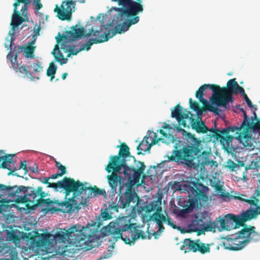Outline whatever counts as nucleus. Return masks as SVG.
Segmentation results:
<instances>
[{
  "mask_svg": "<svg viewBox=\"0 0 260 260\" xmlns=\"http://www.w3.org/2000/svg\"><path fill=\"white\" fill-rule=\"evenodd\" d=\"M117 147L120 148L118 155L111 156L109 163L123 168V173L127 182L125 184L126 189L124 193L122 192V186L120 185L119 200L117 206L113 207L117 211L118 207L123 209L128 207L132 202H135L136 198H139L133 189V186L139 184L141 175L144 173L146 168L144 164L140 161H137L139 165L138 169H136L133 167H129L126 164V158H132L134 161L136 160L135 157L131 155L128 146L125 143H122Z\"/></svg>",
  "mask_w": 260,
  "mask_h": 260,
  "instance_id": "1",
  "label": "nucleus"
},
{
  "mask_svg": "<svg viewBox=\"0 0 260 260\" xmlns=\"http://www.w3.org/2000/svg\"><path fill=\"white\" fill-rule=\"evenodd\" d=\"M174 150L172 154L168 156V160L184 164L189 167L196 166L194 161L198 159V164L202 166L210 163L209 157L210 152L203 151V142L196 138L194 135L187 133L186 143L184 145L183 142L173 138Z\"/></svg>",
  "mask_w": 260,
  "mask_h": 260,
  "instance_id": "2",
  "label": "nucleus"
},
{
  "mask_svg": "<svg viewBox=\"0 0 260 260\" xmlns=\"http://www.w3.org/2000/svg\"><path fill=\"white\" fill-rule=\"evenodd\" d=\"M127 218L123 217L115 222H110L105 228L104 235L110 236L109 241L112 243L110 249L111 251L114 248L115 243L119 239L131 245L140 238L142 239L146 238L144 233L137 229L136 224L131 223L130 219Z\"/></svg>",
  "mask_w": 260,
  "mask_h": 260,
  "instance_id": "3",
  "label": "nucleus"
},
{
  "mask_svg": "<svg viewBox=\"0 0 260 260\" xmlns=\"http://www.w3.org/2000/svg\"><path fill=\"white\" fill-rule=\"evenodd\" d=\"M64 231L56 234V240L64 242L68 240L78 250H88L96 246V231L92 225L75 224Z\"/></svg>",
  "mask_w": 260,
  "mask_h": 260,
  "instance_id": "4",
  "label": "nucleus"
},
{
  "mask_svg": "<svg viewBox=\"0 0 260 260\" xmlns=\"http://www.w3.org/2000/svg\"><path fill=\"white\" fill-rule=\"evenodd\" d=\"M58 188H63L65 190L66 199L67 200L58 203V205L60 209L53 208L55 211L59 210L63 213H71L86 205L85 199L82 200L85 186L79 181H75L73 178L65 177L57 182V189Z\"/></svg>",
  "mask_w": 260,
  "mask_h": 260,
  "instance_id": "5",
  "label": "nucleus"
},
{
  "mask_svg": "<svg viewBox=\"0 0 260 260\" xmlns=\"http://www.w3.org/2000/svg\"><path fill=\"white\" fill-rule=\"evenodd\" d=\"M46 194L42 187L37 188L21 186H7L0 184V198L3 197L8 200H15L18 203L28 202L32 206H38L41 197H45Z\"/></svg>",
  "mask_w": 260,
  "mask_h": 260,
  "instance_id": "6",
  "label": "nucleus"
},
{
  "mask_svg": "<svg viewBox=\"0 0 260 260\" xmlns=\"http://www.w3.org/2000/svg\"><path fill=\"white\" fill-rule=\"evenodd\" d=\"M116 2L121 7H112L117 12L113 19L114 24H122L124 27L129 28L140 21L139 14L144 11L142 0H111Z\"/></svg>",
  "mask_w": 260,
  "mask_h": 260,
  "instance_id": "7",
  "label": "nucleus"
},
{
  "mask_svg": "<svg viewBox=\"0 0 260 260\" xmlns=\"http://www.w3.org/2000/svg\"><path fill=\"white\" fill-rule=\"evenodd\" d=\"M211 90L213 94L210 98L212 104L217 106L226 107L229 102L232 101V94L243 91V88L240 86L235 78L230 79L226 84V87L220 88L218 85H212Z\"/></svg>",
  "mask_w": 260,
  "mask_h": 260,
  "instance_id": "8",
  "label": "nucleus"
},
{
  "mask_svg": "<svg viewBox=\"0 0 260 260\" xmlns=\"http://www.w3.org/2000/svg\"><path fill=\"white\" fill-rule=\"evenodd\" d=\"M30 2V0H17V2L13 4L14 11L10 23L11 29L9 32L11 39L10 40H8V43L5 44V47L8 49H11L14 44L13 37L15 34L16 29L24 21H28L27 16V6Z\"/></svg>",
  "mask_w": 260,
  "mask_h": 260,
  "instance_id": "9",
  "label": "nucleus"
},
{
  "mask_svg": "<svg viewBox=\"0 0 260 260\" xmlns=\"http://www.w3.org/2000/svg\"><path fill=\"white\" fill-rule=\"evenodd\" d=\"M238 107H239V109L243 113L244 116L243 121L239 126H229L221 131L215 129L211 131L210 133L211 137H215L216 140L220 142L223 148L225 150H228L232 147V141L234 139L235 135H237V132H240L245 124L248 123V121L250 120L246 111L242 108H240V106Z\"/></svg>",
  "mask_w": 260,
  "mask_h": 260,
  "instance_id": "10",
  "label": "nucleus"
},
{
  "mask_svg": "<svg viewBox=\"0 0 260 260\" xmlns=\"http://www.w3.org/2000/svg\"><path fill=\"white\" fill-rule=\"evenodd\" d=\"M171 117L175 118L179 124L182 125L183 127L187 126L185 119L189 118L191 128L194 130L197 133L205 134L209 132L208 136L210 139L212 138H215L216 139L215 137H211L210 134L211 131H214L216 129L211 128V129H209L206 126L204 121L201 120H196L193 118V114H191L190 112L186 110L183 112V108L179 104L176 106L174 107V110L172 111Z\"/></svg>",
  "mask_w": 260,
  "mask_h": 260,
  "instance_id": "11",
  "label": "nucleus"
},
{
  "mask_svg": "<svg viewBox=\"0 0 260 260\" xmlns=\"http://www.w3.org/2000/svg\"><path fill=\"white\" fill-rule=\"evenodd\" d=\"M256 211L246 210L239 215L230 213L224 215L222 218L219 217L220 225L219 231H230L232 229H236L241 226H243L246 221L257 217V212Z\"/></svg>",
  "mask_w": 260,
  "mask_h": 260,
  "instance_id": "12",
  "label": "nucleus"
},
{
  "mask_svg": "<svg viewBox=\"0 0 260 260\" xmlns=\"http://www.w3.org/2000/svg\"><path fill=\"white\" fill-rule=\"evenodd\" d=\"M23 47L15 46L8 54L7 57L10 60L12 67L16 73L21 74H25V76L28 78L32 79L31 73L28 70V66L26 65L20 66L17 61V57L19 53L23 50Z\"/></svg>",
  "mask_w": 260,
  "mask_h": 260,
  "instance_id": "13",
  "label": "nucleus"
},
{
  "mask_svg": "<svg viewBox=\"0 0 260 260\" xmlns=\"http://www.w3.org/2000/svg\"><path fill=\"white\" fill-rule=\"evenodd\" d=\"M208 190V188L201 183H193V186H190L188 190L190 205H194L196 202L197 203L201 201L206 202L208 200L207 195Z\"/></svg>",
  "mask_w": 260,
  "mask_h": 260,
  "instance_id": "14",
  "label": "nucleus"
},
{
  "mask_svg": "<svg viewBox=\"0 0 260 260\" xmlns=\"http://www.w3.org/2000/svg\"><path fill=\"white\" fill-rule=\"evenodd\" d=\"M256 120L257 122L254 123L250 119L248 123L245 124L240 132H237V135L234 137V138L239 140L245 147L251 146V131L252 129L256 131L260 129V119Z\"/></svg>",
  "mask_w": 260,
  "mask_h": 260,
  "instance_id": "15",
  "label": "nucleus"
},
{
  "mask_svg": "<svg viewBox=\"0 0 260 260\" xmlns=\"http://www.w3.org/2000/svg\"><path fill=\"white\" fill-rule=\"evenodd\" d=\"M76 2L73 0H64L60 7L57 5L54 10L58 18L61 20H70L72 13L75 11Z\"/></svg>",
  "mask_w": 260,
  "mask_h": 260,
  "instance_id": "16",
  "label": "nucleus"
},
{
  "mask_svg": "<svg viewBox=\"0 0 260 260\" xmlns=\"http://www.w3.org/2000/svg\"><path fill=\"white\" fill-rule=\"evenodd\" d=\"M105 169L108 173L112 172L111 175L107 176L108 181L112 191H116L118 184L120 183L121 180V177L117 173H121L123 168L108 163Z\"/></svg>",
  "mask_w": 260,
  "mask_h": 260,
  "instance_id": "17",
  "label": "nucleus"
},
{
  "mask_svg": "<svg viewBox=\"0 0 260 260\" xmlns=\"http://www.w3.org/2000/svg\"><path fill=\"white\" fill-rule=\"evenodd\" d=\"M243 228L237 233L238 237L241 238L242 242L247 245L249 242H257L260 240V234L256 232L255 227L250 225L247 226L244 223Z\"/></svg>",
  "mask_w": 260,
  "mask_h": 260,
  "instance_id": "18",
  "label": "nucleus"
},
{
  "mask_svg": "<svg viewBox=\"0 0 260 260\" xmlns=\"http://www.w3.org/2000/svg\"><path fill=\"white\" fill-rule=\"evenodd\" d=\"M84 31L83 27L79 28L77 25L73 26L71 30L66 32V35L58 33V36L56 37V42L57 44H59L62 40L74 41L80 39L84 37L85 34Z\"/></svg>",
  "mask_w": 260,
  "mask_h": 260,
  "instance_id": "19",
  "label": "nucleus"
},
{
  "mask_svg": "<svg viewBox=\"0 0 260 260\" xmlns=\"http://www.w3.org/2000/svg\"><path fill=\"white\" fill-rule=\"evenodd\" d=\"M149 136H145L143 141L138 145L137 149L138 150V155L142 154L141 151L145 152L149 150L152 145L156 144L160 138L157 139V134L151 132L149 133Z\"/></svg>",
  "mask_w": 260,
  "mask_h": 260,
  "instance_id": "20",
  "label": "nucleus"
},
{
  "mask_svg": "<svg viewBox=\"0 0 260 260\" xmlns=\"http://www.w3.org/2000/svg\"><path fill=\"white\" fill-rule=\"evenodd\" d=\"M80 51H81V50H80V48L77 49H75L74 47H71L68 52L69 53L67 55V58H65L64 57L62 53L61 52L58 45L56 44L54 46V48L52 52V54L55 60L58 62L60 64L62 65L67 63L68 61V57H70L71 54L73 55H77Z\"/></svg>",
  "mask_w": 260,
  "mask_h": 260,
  "instance_id": "21",
  "label": "nucleus"
},
{
  "mask_svg": "<svg viewBox=\"0 0 260 260\" xmlns=\"http://www.w3.org/2000/svg\"><path fill=\"white\" fill-rule=\"evenodd\" d=\"M242 197H235V198L245 202L246 203L250 204L251 206H254V208H249L247 210L255 211L257 210V215L260 214V188L255 191L254 195L252 196L250 199L245 198L246 196L245 195H242Z\"/></svg>",
  "mask_w": 260,
  "mask_h": 260,
  "instance_id": "22",
  "label": "nucleus"
},
{
  "mask_svg": "<svg viewBox=\"0 0 260 260\" xmlns=\"http://www.w3.org/2000/svg\"><path fill=\"white\" fill-rule=\"evenodd\" d=\"M225 249L231 250H239L244 248L246 245L242 242L241 238L238 237V235L234 238H229L223 243Z\"/></svg>",
  "mask_w": 260,
  "mask_h": 260,
  "instance_id": "23",
  "label": "nucleus"
},
{
  "mask_svg": "<svg viewBox=\"0 0 260 260\" xmlns=\"http://www.w3.org/2000/svg\"><path fill=\"white\" fill-rule=\"evenodd\" d=\"M161 204L160 201L154 200L144 206L142 207V210L147 214H150L152 212H154L153 214H160L162 211Z\"/></svg>",
  "mask_w": 260,
  "mask_h": 260,
  "instance_id": "24",
  "label": "nucleus"
},
{
  "mask_svg": "<svg viewBox=\"0 0 260 260\" xmlns=\"http://www.w3.org/2000/svg\"><path fill=\"white\" fill-rule=\"evenodd\" d=\"M117 26H115L114 30L109 31L107 34H102L100 36L99 40L102 41V43L107 41L109 39L112 38L116 34H121L122 32L127 31L129 28L124 27L122 24H117Z\"/></svg>",
  "mask_w": 260,
  "mask_h": 260,
  "instance_id": "25",
  "label": "nucleus"
},
{
  "mask_svg": "<svg viewBox=\"0 0 260 260\" xmlns=\"http://www.w3.org/2000/svg\"><path fill=\"white\" fill-rule=\"evenodd\" d=\"M83 196L82 198V200H84L85 199L86 201V205H87V199H89L92 194L93 193L94 196L97 195H103L105 196L106 193L104 189H102L98 188L96 186H94L93 187H85V190L83 192Z\"/></svg>",
  "mask_w": 260,
  "mask_h": 260,
  "instance_id": "26",
  "label": "nucleus"
},
{
  "mask_svg": "<svg viewBox=\"0 0 260 260\" xmlns=\"http://www.w3.org/2000/svg\"><path fill=\"white\" fill-rule=\"evenodd\" d=\"M197 246V240H192L190 239H185L183 240V244L180 249L184 251L185 253L192 251L196 252V248Z\"/></svg>",
  "mask_w": 260,
  "mask_h": 260,
  "instance_id": "27",
  "label": "nucleus"
},
{
  "mask_svg": "<svg viewBox=\"0 0 260 260\" xmlns=\"http://www.w3.org/2000/svg\"><path fill=\"white\" fill-rule=\"evenodd\" d=\"M149 221H155L158 227V232L161 233L164 232L165 228L162 224V222H166V216L162 213L160 214H153L149 216Z\"/></svg>",
  "mask_w": 260,
  "mask_h": 260,
  "instance_id": "28",
  "label": "nucleus"
},
{
  "mask_svg": "<svg viewBox=\"0 0 260 260\" xmlns=\"http://www.w3.org/2000/svg\"><path fill=\"white\" fill-rule=\"evenodd\" d=\"M55 166L57 168L59 172L56 174H53L51 175V178L52 179H55L58 178L59 177H62L67 173L66 167L62 165L60 162L55 161Z\"/></svg>",
  "mask_w": 260,
  "mask_h": 260,
  "instance_id": "29",
  "label": "nucleus"
},
{
  "mask_svg": "<svg viewBox=\"0 0 260 260\" xmlns=\"http://www.w3.org/2000/svg\"><path fill=\"white\" fill-rule=\"evenodd\" d=\"M12 158L13 155L10 154L0 156V162L3 161L0 165V168L7 169L11 171L9 167H10V164L12 162Z\"/></svg>",
  "mask_w": 260,
  "mask_h": 260,
  "instance_id": "30",
  "label": "nucleus"
},
{
  "mask_svg": "<svg viewBox=\"0 0 260 260\" xmlns=\"http://www.w3.org/2000/svg\"><path fill=\"white\" fill-rule=\"evenodd\" d=\"M6 239L7 241L16 243L19 242L20 241V238L17 234V231L14 230L7 231Z\"/></svg>",
  "mask_w": 260,
  "mask_h": 260,
  "instance_id": "31",
  "label": "nucleus"
},
{
  "mask_svg": "<svg viewBox=\"0 0 260 260\" xmlns=\"http://www.w3.org/2000/svg\"><path fill=\"white\" fill-rule=\"evenodd\" d=\"M197 251H199L202 254L210 252V248L209 245L203 243L200 239H197L196 252Z\"/></svg>",
  "mask_w": 260,
  "mask_h": 260,
  "instance_id": "32",
  "label": "nucleus"
},
{
  "mask_svg": "<svg viewBox=\"0 0 260 260\" xmlns=\"http://www.w3.org/2000/svg\"><path fill=\"white\" fill-rule=\"evenodd\" d=\"M219 224V220H216L214 222H209L204 227V229L206 231L210 232H215L216 230L219 231V229H220V226L218 225Z\"/></svg>",
  "mask_w": 260,
  "mask_h": 260,
  "instance_id": "33",
  "label": "nucleus"
},
{
  "mask_svg": "<svg viewBox=\"0 0 260 260\" xmlns=\"http://www.w3.org/2000/svg\"><path fill=\"white\" fill-rule=\"evenodd\" d=\"M50 235L49 233L41 234V238L37 242V244L39 247L45 246L48 242Z\"/></svg>",
  "mask_w": 260,
  "mask_h": 260,
  "instance_id": "34",
  "label": "nucleus"
},
{
  "mask_svg": "<svg viewBox=\"0 0 260 260\" xmlns=\"http://www.w3.org/2000/svg\"><path fill=\"white\" fill-rule=\"evenodd\" d=\"M212 84H205L201 86H200L199 88V89L196 91V96L197 99H199V100H201L202 99H204L203 98L204 96V92L205 90L207 89V87H209L211 89V86Z\"/></svg>",
  "mask_w": 260,
  "mask_h": 260,
  "instance_id": "35",
  "label": "nucleus"
},
{
  "mask_svg": "<svg viewBox=\"0 0 260 260\" xmlns=\"http://www.w3.org/2000/svg\"><path fill=\"white\" fill-rule=\"evenodd\" d=\"M101 43L102 41L99 40L98 39H91L83 45V47L80 48V50H89L92 44Z\"/></svg>",
  "mask_w": 260,
  "mask_h": 260,
  "instance_id": "36",
  "label": "nucleus"
},
{
  "mask_svg": "<svg viewBox=\"0 0 260 260\" xmlns=\"http://www.w3.org/2000/svg\"><path fill=\"white\" fill-rule=\"evenodd\" d=\"M57 70L56 66L54 62H51L49 64V68L47 70V75L51 78V81H52L54 78V75L56 73Z\"/></svg>",
  "mask_w": 260,
  "mask_h": 260,
  "instance_id": "37",
  "label": "nucleus"
},
{
  "mask_svg": "<svg viewBox=\"0 0 260 260\" xmlns=\"http://www.w3.org/2000/svg\"><path fill=\"white\" fill-rule=\"evenodd\" d=\"M21 47H23V50H24V52L25 53V56L26 57H29L30 58H34V51L35 47L31 45H28L26 47L20 46Z\"/></svg>",
  "mask_w": 260,
  "mask_h": 260,
  "instance_id": "38",
  "label": "nucleus"
},
{
  "mask_svg": "<svg viewBox=\"0 0 260 260\" xmlns=\"http://www.w3.org/2000/svg\"><path fill=\"white\" fill-rule=\"evenodd\" d=\"M51 179V176L49 177H43L40 178L39 180L40 181L44 184H47V187L52 188L54 189H57V182L56 183H51L49 182V180Z\"/></svg>",
  "mask_w": 260,
  "mask_h": 260,
  "instance_id": "39",
  "label": "nucleus"
},
{
  "mask_svg": "<svg viewBox=\"0 0 260 260\" xmlns=\"http://www.w3.org/2000/svg\"><path fill=\"white\" fill-rule=\"evenodd\" d=\"M242 94V95L244 97V99L247 103L248 106L250 108H253L255 110H257V106L256 105H253L251 100L247 96V94L245 93L244 89H243V91H240V92Z\"/></svg>",
  "mask_w": 260,
  "mask_h": 260,
  "instance_id": "40",
  "label": "nucleus"
},
{
  "mask_svg": "<svg viewBox=\"0 0 260 260\" xmlns=\"http://www.w3.org/2000/svg\"><path fill=\"white\" fill-rule=\"evenodd\" d=\"M30 67L33 69V72L34 73H40L42 72L43 70V67L38 61L34 63Z\"/></svg>",
  "mask_w": 260,
  "mask_h": 260,
  "instance_id": "41",
  "label": "nucleus"
},
{
  "mask_svg": "<svg viewBox=\"0 0 260 260\" xmlns=\"http://www.w3.org/2000/svg\"><path fill=\"white\" fill-rule=\"evenodd\" d=\"M101 30H94L93 28H91V29H89V31L84 35V37H89L92 34L93 36L99 37L98 39H100V36L101 35Z\"/></svg>",
  "mask_w": 260,
  "mask_h": 260,
  "instance_id": "42",
  "label": "nucleus"
},
{
  "mask_svg": "<svg viewBox=\"0 0 260 260\" xmlns=\"http://www.w3.org/2000/svg\"><path fill=\"white\" fill-rule=\"evenodd\" d=\"M203 104V109L205 111H209V109L211 108V105L205 99H202L199 101Z\"/></svg>",
  "mask_w": 260,
  "mask_h": 260,
  "instance_id": "43",
  "label": "nucleus"
},
{
  "mask_svg": "<svg viewBox=\"0 0 260 260\" xmlns=\"http://www.w3.org/2000/svg\"><path fill=\"white\" fill-rule=\"evenodd\" d=\"M45 197H41L40 200L38 203V206L41 205H50L53 203V201L49 199H45Z\"/></svg>",
  "mask_w": 260,
  "mask_h": 260,
  "instance_id": "44",
  "label": "nucleus"
},
{
  "mask_svg": "<svg viewBox=\"0 0 260 260\" xmlns=\"http://www.w3.org/2000/svg\"><path fill=\"white\" fill-rule=\"evenodd\" d=\"M238 167V165L231 159H229L226 162V167L231 171H233Z\"/></svg>",
  "mask_w": 260,
  "mask_h": 260,
  "instance_id": "45",
  "label": "nucleus"
},
{
  "mask_svg": "<svg viewBox=\"0 0 260 260\" xmlns=\"http://www.w3.org/2000/svg\"><path fill=\"white\" fill-rule=\"evenodd\" d=\"M189 102L190 108L193 111L198 110L200 107L199 104L197 102L193 101L191 98L189 99Z\"/></svg>",
  "mask_w": 260,
  "mask_h": 260,
  "instance_id": "46",
  "label": "nucleus"
},
{
  "mask_svg": "<svg viewBox=\"0 0 260 260\" xmlns=\"http://www.w3.org/2000/svg\"><path fill=\"white\" fill-rule=\"evenodd\" d=\"M171 188L175 191L180 190L181 189V185L180 182L178 181H175L171 185Z\"/></svg>",
  "mask_w": 260,
  "mask_h": 260,
  "instance_id": "47",
  "label": "nucleus"
},
{
  "mask_svg": "<svg viewBox=\"0 0 260 260\" xmlns=\"http://www.w3.org/2000/svg\"><path fill=\"white\" fill-rule=\"evenodd\" d=\"M70 48H71V47L65 42H62L60 45V49L65 53L68 52Z\"/></svg>",
  "mask_w": 260,
  "mask_h": 260,
  "instance_id": "48",
  "label": "nucleus"
},
{
  "mask_svg": "<svg viewBox=\"0 0 260 260\" xmlns=\"http://www.w3.org/2000/svg\"><path fill=\"white\" fill-rule=\"evenodd\" d=\"M101 216L103 220L110 219L112 218L111 216L106 210L101 213Z\"/></svg>",
  "mask_w": 260,
  "mask_h": 260,
  "instance_id": "49",
  "label": "nucleus"
},
{
  "mask_svg": "<svg viewBox=\"0 0 260 260\" xmlns=\"http://www.w3.org/2000/svg\"><path fill=\"white\" fill-rule=\"evenodd\" d=\"M34 4H35V9L37 11L40 10L43 7L41 0H34Z\"/></svg>",
  "mask_w": 260,
  "mask_h": 260,
  "instance_id": "50",
  "label": "nucleus"
},
{
  "mask_svg": "<svg viewBox=\"0 0 260 260\" xmlns=\"http://www.w3.org/2000/svg\"><path fill=\"white\" fill-rule=\"evenodd\" d=\"M166 221L167 222V224L174 229H176L178 228V227L173 223V222L172 221L170 217H166Z\"/></svg>",
  "mask_w": 260,
  "mask_h": 260,
  "instance_id": "51",
  "label": "nucleus"
},
{
  "mask_svg": "<svg viewBox=\"0 0 260 260\" xmlns=\"http://www.w3.org/2000/svg\"><path fill=\"white\" fill-rule=\"evenodd\" d=\"M194 111L197 112V119L196 120H201V116L203 114V112L206 111L200 107L198 110H195Z\"/></svg>",
  "mask_w": 260,
  "mask_h": 260,
  "instance_id": "52",
  "label": "nucleus"
},
{
  "mask_svg": "<svg viewBox=\"0 0 260 260\" xmlns=\"http://www.w3.org/2000/svg\"><path fill=\"white\" fill-rule=\"evenodd\" d=\"M215 189L218 192L221 193V197H226L225 193L223 191V189H222V186H221L220 185H217L216 186Z\"/></svg>",
  "mask_w": 260,
  "mask_h": 260,
  "instance_id": "53",
  "label": "nucleus"
},
{
  "mask_svg": "<svg viewBox=\"0 0 260 260\" xmlns=\"http://www.w3.org/2000/svg\"><path fill=\"white\" fill-rule=\"evenodd\" d=\"M41 30V27L40 26H39L37 29H34V35H33V37H36L37 36H39L40 35V31Z\"/></svg>",
  "mask_w": 260,
  "mask_h": 260,
  "instance_id": "54",
  "label": "nucleus"
},
{
  "mask_svg": "<svg viewBox=\"0 0 260 260\" xmlns=\"http://www.w3.org/2000/svg\"><path fill=\"white\" fill-rule=\"evenodd\" d=\"M209 111L213 112L216 114H218L219 109L217 107H214L213 106H211V108L209 109Z\"/></svg>",
  "mask_w": 260,
  "mask_h": 260,
  "instance_id": "55",
  "label": "nucleus"
},
{
  "mask_svg": "<svg viewBox=\"0 0 260 260\" xmlns=\"http://www.w3.org/2000/svg\"><path fill=\"white\" fill-rule=\"evenodd\" d=\"M20 168L21 169H23L24 170H26V165L25 161H24V162L21 161Z\"/></svg>",
  "mask_w": 260,
  "mask_h": 260,
  "instance_id": "56",
  "label": "nucleus"
},
{
  "mask_svg": "<svg viewBox=\"0 0 260 260\" xmlns=\"http://www.w3.org/2000/svg\"><path fill=\"white\" fill-rule=\"evenodd\" d=\"M36 41V38L32 36V40L30 42L28 43V45L33 46Z\"/></svg>",
  "mask_w": 260,
  "mask_h": 260,
  "instance_id": "57",
  "label": "nucleus"
},
{
  "mask_svg": "<svg viewBox=\"0 0 260 260\" xmlns=\"http://www.w3.org/2000/svg\"><path fill=\"white\" fill-rule=\"evenodd\" d=\"M161 233L157 231L154 232L153 234L154 237L155 239H158L159 236L160 235Z\"/></svg>",
  "mask_w": 260,
  "mask_h": 260,
  "instance_id": "58",
  "label": "nucleus"
},
{
  "mask_svg": "<svg viewBox=\"0 0 260 260\" xmlns=\"http://www.w3.org/2000/svg\"><path fill=\"white\" fill-rule=\"evenodd\" d=\"M255 110H254V112H253V117H251V119L250 120L251 121H253V120L254 119H257V117H256V113H255Z\"/></svg>",
  "mask_w": 260,
  "mask_h": 260,
  "instance_id": "59",
  "label": "nucleus"
},
{
  "mask_svg": "<svg viewBox=\"0 0 260 260\" xmlns=\"http://www.w3.org/2000/svg\"><path fill=\"white\" fill-rule=\"evenodd\" d=\"M159 133L164 137H167V134L162 129H160L159 130Z\"/></svg>",
  "mask_w": 260,
  "mask_h": 260,
  "instance_id": "60",
  "label": "nucleus"
},
{
  "mask_svg": "<svg viewBox=\"0 0 260 260\" xmlns=\"http://www.w3.org/2000/svg\"><path fill=\"white\" fill-rule=\"evenodd\" d=\"M67 76H68V73H64L62 75V79L63 80H64V79L66 78V77H67Z\"/></svg>",
  "mask_w": 260,
  "mask_h": 260,
  "instance_id": "61",
  "label": "nucleus"
},
{
  "mask_svg": "<svg viewBox=\"0 0 260 260\" xmlns=\"http://www.w3.org/2000/svg\"><path fill=\"white\" fill-rule=\"evenodd\" d=\"M169 127V125L166 123L164 124V125L162 126L163 128H168Z\"/></svg>",
  "mask_w": 260,
  "mask_h": 260,
  "instance_id": "62",
  "label": "nucleus"
},
{
  "mask_svg": "<svg viewBox=\"0 0 260 260\" xmlns=\"http://www.w3.org/2000/svg\"><path fill=\"white\" fill-rule=\"evenodd\" d=\"M0 260H14L13 258H1Z\"/></svg>",
  "mask_w": 260,
  "mask_h": 260,
  "instance_id": "63",
  "label": "nucleus"
},
{
  "mask_svg": "<svg viewBox=\"0 0 260 260\" xmlns=\"http://www.w3.org/2000/svg\"><path fill=\"white\" fill-rule=\"evenodd\" d=\"M199 221L202 222V220L201 219H199V220H194L192 222V224H194L195 222H199Z\"/></svg>",
  "mask_w": 260,
  "mask_h": 260,
  "instance_id": "64",
  "label": "nucleus"
}]
</instances>
